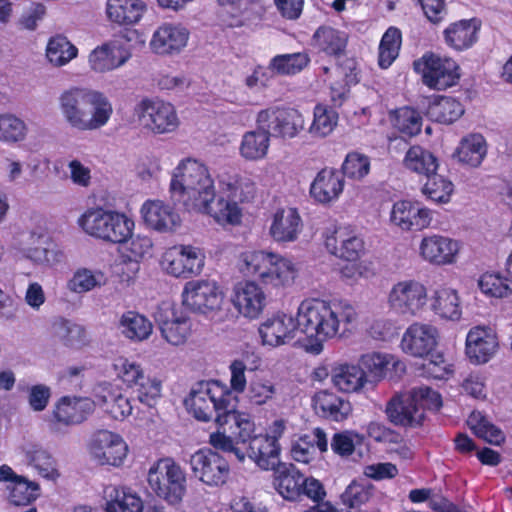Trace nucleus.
<instances>
[{
	"mask_svg": "<svg viewBox=\"0 0 512 512\" xmlns=\"http://www.w3.org/2000/svg\"><path fill=\"white\" fill-rule=\"evenodd\" d=\"M358 322V310L348 301L307 298L300 302L296 316L282 310L269 314L259 323L257 334L261 346L275 349L292 342L300 330L306 336L304 350L319 355L326 341L347 337Z\"/></svg>",
	"mask_w": 512,
	"mask_h": 512,
	"instance_id": "f257e3e1",
	"label": "nucleus"
},
{
	"mask_svg": "<svg viewBox=\"0 0 512 512\" xmlns=\"http://www.w3.org/2000/svg\"><path fill=\"white\" fill-rule=\"evenodd\" d=\"M237 267L249 279L233 285L230 301L238 315L248 321L258 320L268 306V295L261 284L287 289L294 285L299 274L292 258L263 249L243 251Z\"/></svg>",
	"mask_w": 512,
	"mask_h": 512,
	"instance_id": "f03ea898",
	"label": "nucleus"
},
{
	"mask_svg": "<svg viewBox=\"0 0 512 512\" xmlns=\"http://www.w3.org/2000/svg\"><path fill=\"white\" fill-rule=\"evenodd\" d=\"M169 193L188 212L209 216L222 227L243 222L241 203L222 193L217 196L210 169L200 159L184 157L178 161L170 174Z\"/></svg>",
	"mask_w": 512,
	"mask_h": 512,
	"instance_id": "7ed1b4c3",
	"label": "nucleus"
},
{
	"mask_svg": "<svg viewBox=\"0 0 512 512\" xmlns=\"http://www.w3.org/2000/svg\"><path fill=\"white\" fill-rule=\"evenodd\" d=\"M59 110L66 123L78 131H95L106 126L113 115L109 98L86 86L65 89L58 98Z\"/></svg>",
	"mask_w": 512,
	"mask_h": 512,
	"instance_id": "20e7f679",
	"label": "nucleus"
},
{
	"mask_svg": "<svg viewBox=\"0 0 512 512\" xmlns=\"http://www.w3.org/2000/svg\"><path fill=\"white\" fill-rule=\"evenodd\" d=\"M77 225L84 234L112 244L127 241L136 227L127 213L104 206L87 208L78 217Z\"/></svg>",
	"mask_w": 512,
	"mask_h": 512,
	"instance_id": "39448f33",
	"label": "nucleus"
},
{
	"mask_svg": "<svg viewBox=\"0 0 512 512\" xmlns=\"http://www.w3.org/2000/svg\"><path fill=\"white\" fill-rule=\"evenodd\" d=\"M181 304L191 313L221 323L229 318L226 291L219 281L204 277L188 280L181 291Z\"/></svg>",
	"mask_w": 512,
	"mask_h": 512,
	"instance_id": "423d86ee",
	"label": "nucleus"
},
{
	"mask_svg": "<svg viewBox=\"0 0 512 512\" xmlns=\"http://www.w3.org/2000/svg\"><path fill=\"white\" fill-rule=\"evenodd\" d=\"M442 406L441 395L425 386L395 394L387 403L385 413L396 425H418L426 410H438Z\"/></svg>",
	"mask_w": 512,
	"mask_h": 512,
	"instance_id": "0eeeda50",
	"label": "nucleus"
},
{
	"mask_svg": "<svg viewBox=\"0 0 512 512\" xmlns=\"http://www.w3.org/2000/svg\"><path fill=\"white\" fill-rule=\"evenodd\" d=\"M227 385L218 381H202L192 387L184 400L188 413L196 420L208 422L215 416L216 423L221 427L227 420L224 415L231 405Z\"/></svg>",
	"mask_w": 512,
	"mask_h": 512,
	"instance_id": "6e6552de",
	"label": "nucleus"
},
{
	"mask_svg": "<svg viewBox=\"0 0 512 512\" xmlns=\"http://www.w3.org/2000/svg\"><path fill=\"white\" fill-rule=\"evenodd\" d=\"M111 370L124 386L135 389L139 402L153 406L161 397L162 381L146 373L143 364L132 356L118 355L112 359Z\"/></svg>",
	"mask_w": 512,
	"mask_h": 512,
	"instance_id": "1a4fd4ad",
	"label": "nucleus"
},
{
	"mask_svg": "<svg viewBox=\"0 0 512 512\" xmlns=\"http://www.w3.org/2000/svg\"><path fill=\"white\" fill-rule=\"evenodd\" d=\"M388 308L401 317H419L428 311L429 289L416 278L395 281L387 292Z\"/></svg>",
	"mask_w": 512,
	"mask_h": 512,
	"instance_id": "9d476101",
	"label": "nucleus"
},
{
	"mask_svg": "<svg viewBox=\"0 0 512 512\" xmlns=\"http://www.w3.org/2000/svg\"><path fill=\"white\" fill-rule=\"evenodd\" d=\"M151 490L170 505L179 504L186 494V474L171 458L154 462L147 474Z\"/></svg>",
	"mask_w": 512,
	"mask_h": 512,
	"instance_id": "9b49d317",
	"label": "nucleus"
},
{
	"mask_svg": "<svg viewBox=\"0 0 512 512\" xmlns=\"http://www.w3.org/2000/svg\"><path fill=\"white\" fill-rule=\"evenodd\" d=\"M413 68L425 86L438 91L457 85L461 77L456 60L431 51L425 52L416 59L413 62Z\"/></svg>",
	"mask_w": 512,
	"mask_h": 512,
	"instance_id": "f8f14e48",
	"label": "nucleus"
},
{
	"mask_svg": "<svg viewBox=\"0 0 512 512\" xmlns=\"http://www.w3.org/2000/svg\"><path fill=\"white\" fill-rule=\"evenodd\" d=\"M205 260L206 256L201 248L191 244H176L163 251L159 266L170 277L190 279L202 273Z\"/></svg>",
	"mask_w": 512,
	"mask_h": 512,
	"instance_id": "ddd939ff",
	"label": "nucleus"
},
{
	"mask_svg": "<svg viewBox=\"0 0 512 512\" xmlns=\"http://www.w3.org/2000/svg\"><path fill=\"white\" fill-rule=\"evenodd\" d=\"M140 125L155 135L175 133L181 120L175 106L160 99H144L135 108Z\"/></svg>",
	"mask_w": 512,
	"mask_h": 512,
	"instance_id": "4468645a",
	"label": "nucleus"
},
{
	"mask_svg": "<svg viewBox=\"0 0 512 512\" xmlns=\"http://www.w3.org/2000/svg\"><path fill=\"white\" fill-rule=\"evenodd\" d=\"M129 452V445L124 437L120 433L108 429L97 430L88 444L91 460L104 467H122Z\"/></svg>",
	"mask_w": 512,
	"mask_h": 512,
	"instance_id": "2eb2a0df",
	"label": "nucleus"
},
{
	"mask_svg": "<svg viewBox=\"0 0 512 512\" xmlns=\"http://www.w3.org/2000/svg\"><path fill=\"white\" fill-rule=\"evenodd\" d=\"M434 210L413 199L394 201L388 213V223L397 231L409 233L429 229L434 222Z\"/></svg>",
	"mask_w": 512,
	"mask_h": 512,
	"instance_id": "dca6fc26",
	"label": "nucleus"
},
{
	"mask_svg": "<svg viewBox=\"0 0 512 512\" xmlns=\"http://www.w3.org/2000/svg\"><path fill=\"white\" fill-rule=\"evenodd\" d=\"M288 422L275 419L266 428L264 434L253 437L249 443V457L263 470L276 468L280 462L281 446L279 439L287 430Z\"/></svg>",
	"mask_w": 512,
	"mask_h": 512,
	"instance_id": "f3484780",
	"label": "nucleus"
},
{
	"mask_svg": "<svg viewBox=\"0 0 512 512\" xmlns=\"http://www.w3.org/2000/svg\"><path fill=\"white\" fill-rule=\"evenodd\" d=\"M256 125L282 140L296 138L305 127L304 115L294 108L268 107L256 115Z\"/></svg>",
	"mask_w": 512,
	"mask_h": 512,
	"instance_id": "a211bd4d",
	"label": "nucleus"
},
{
	"mask_svg": "<svg viewBox=\"0 0 512 512\" xmlns=\"http://www.w3.org/2000/svg\"><path fill=\"white\" fill-rule=\"evenodd\" d=\"M416 252L419 259L428 265L453 266L460 259L462 243L444 234L428 233L419 240Z\"/></svg>",
	"mask_w": 512,
	"mask_h": 512,
	"instance_id": "6ab92c4d",
	"label": "nucleus"
},
{
	"mask_svg": "<svg viewBox=\"0 0 512 512\" xmlns=\"http://www.w3.org/2000/svg\"><path fill=\"white\" fill-rule=\"evenodd\" d=\"M154 320L162 339L170 346H184L192 336L191 318L179 312L170 302H162L157 306Z\"/></svg>",
	"mask_w": 512,
	"mask_h": 512,
	"instance_id": "aec40b11",
	"label": "nucleus"
},
{
	"mask_svg": "<svg viewBox=\"0 0 512 512\" xmlns=\"http://www.w3.org/2000/svg\"><path fill=\"white\" fill-rule=\"evenodd\" d=\"M440 340V331L436 325L414 321L403 332L399 347L410 357L425 358L437 349Z\"/></svg>",
	"mask_w": 512,
	"mask_h": 512,
	"instance_id": "412c9836",
	"label": "nucleus"
},
{
	"mask_svg": "<svg viewBox=\"0 0 512 512\" xmlns=\"http://www.w3.org/2000/svg\"><path fill=\"white\" fill-rule=\"evenodd\" d=\"M189 464L195 478L208 487L224 485L230 475L228 462L209 448L194 452L190 457Z\"/></svg>",
	"mask_w": 512,
	"mask_h": 512,
	"instance_id": "4be33fe9",
	"label": "nucleus"
},
{
	"mask_svg": "<svg viewBox=\"0 0 512 512\" xmlns=\"http://www.w3.org/2000/svg\"><path fill=\"white\" fill-rule=\"evenodd\" d=\"M499 349V337L495 328L489 325H476L467 332L465 356L471 364H487L497 355Z\"/></svg>",
	"mask_w": 512,
	"mask_h": 512,
	"instance_id": "5701e85b",
	"label": "nucleus"
},
{
	"mask_svg": "<svg viewBox=\"0 0 512 512\" xmlns=\"http://www.w3.org/2000/svg\"><path fill=\"white\" fill-rule=\"evenodd\" d=\"M139 212L145 226L157 233L173 234L182 226L179 211L172 204L160 199L144 201Z\"/></svg>",
	"mask_w": 512,
	"mask_h": 512,
	"instance_id": "b1692460",
	"label": "nucleus"
},
{
	"mask_svg": "<svg viewBox=\"0 0 512 512\" xmlns=\"http://www.w3.org/2000/svg\"><path fill=\"white\" fill-rule=\"evenodd\" d=\"M189 39L190 31L182 23L163 22L153 31L149 49L158 56H177L186 49Z\"/></svg>",
	"mask_w": 512,
	"mask_h": 512,
	"instance_id": "393cba45",
	"label": "nucleus"
},
{
	"mask_svg": "<svg viewBox=\"0 0 512 512\" xmlns=\"http://www.w3.org/2000/svg\"><path fill=\"white\" fill-rule=\"evenodd\" d=\"M304 223L299 210L293 206H281L270 215L268 234L278 244L296 242L303 232Z\"/></svg>",
	"mask_w": 512,
	"mask_h": 512,
	"instance_id": "a878e982",
	"label": "nucleus"
},
{
	"mask_svg": "<svg viewBox=\"0 0 512 512\" xmlns=\"http://www.w3.org/2000/svg\"><path fill=\"white\" fill-rule=\"evenodd\" d=\"M131 56L126 41L113 39L96 46L89 53L88 66L95 73H108L122 67Z\"/></svg>",
	"mask_w": 512,
	"mask_h": 512,
	"instance_id": "bb28decb",
	"label": "nucleus"
},
{
	"mask_svg": "<svg viewBox=\"0 0 512 512\" xmlns=\"http://www.w3.org/2000/svg\"><path fill=\"white\" fill-rule=\"evenodd\" d=\"M345 184L341 172L332 167H325L316 173L310 183L309 195L315 203L330 206L340 199Z\"/></svg>",
	"mask_w": 512,
	"mask_h": 512,
	"instance_id": "cd10ccee",
	"label": "nucleus"
},
{
	"mask_svg": "<svg viewBox=\"0 0 512 512\" xmlns=\"http://www.w3.org/2000/svg\"><path fill=\"white\" fill-rule=\"evenodd\" d=\"M0 482L5 483L6 497L12 505H29L40 496L41 488L37 482L18 475L8 465L0 466Z\"/></svg>",
	"mask_w": 512,
	"mask_h": 512,
	"instance_id": "c85d7f7f",
	"label": "nucleus"
},
{
	"mask_svg": "<svg viewBox=\"0 0 512 512\" xmlns=\"http://www.w3.org/2000/svg\"><path fill=\"white\" fill-rule=\"evenodd\" d=\"M428 310L444 322L457 323L463 316L462 298L458 289L443 284L429 293Z\"/></svg>",
	"mask_w": 512,
	"mask_h": 512,
	"instance_id": "c756f323",
	"label": "nucleus"
},
{
	"mask_svg": "<svg viewBox=\"0 0 512 512\" xmlns=\"http://www.w3.org/2000/svg\"><path fill=\"white\" fill-rule=\"evenodd\" d=\"M328 75L325 79L330 90V100L334 106H341L349 95L351 85L359 82L358 64L353 59L346 60L341 66L333 69L324 68Z\"/></svg>",
	"mask_w": 512,
	"mask_h": 512,
	"instance_id": "7c9ffc66",
	"label": "nucleus"
},
{
	"mask_svg": "<svg viewBox=\"0 0 512 512\" xmlns=\"http://www.w3.org/2000/svg\"><path fill=\"white\" fill-rule=\"evenodd\" d=\"M94 394L103 411L116 421H124L133 412L132 399L117 385L104 381L95 388Z\"/></svg>",
	"mask_w": 512,
	"mask_h": 512,
	"instance_id": "2f4dec72",
	"label": "nucleus"
},
{
	"mask_svg": "<svg viewBox=\"0 0 512 512\" xmlns=\"http://www.w3.org/2000/svg\"><path fill=\"white\" fill-rule=\"evenodd\" d=\"M95 407V401L89 397L63 396L55 403L53 416L60 424L78 425L94 412Z\"/></svg>",
	"mask_w": 512,
	"mask_h": 512,
	"instance_id": "473e14b6",
	"label": "nucleus"
},
{
	"mask_svg": "<svg viewBox=\"0 0 512 512\" xmlns=\"http://www.w3.org/2000/svg\"><path fill=\"white\" fill-rule=\"evenodd\" d=\"M41 235L35 231L21 233L13 238L12 248L22 258L37 266H50L62 256L60 250H49L35 245L36 238Z\"/></svg>",
	"mask_w": 512,
	"mask_h": 512,
	"instance_id": "72a5a7b5",
	"label": "nucleus"
},
{
	"mask_svg": "<svg viewBox=\"0 0 512 512\" xmlns=\"http://www.w3.org/2000/svg\"><path fill=\"white\" fill-rule=\"evenodd\" d=\"M41 235L35 231L21 233L13 238L12 248L22 258L37 266H50L62 256L60 250H49L35 245L36 238Z\"/></svg>",
	"mask_w": 512,
	"mask_h": 512,
	"instance_id": "f704fd0d",
	"label": "nucleus"
},
{
	"mask_svg": "<svg viewBox=\"0 0 512 512\" xmlns=\"http://www.w3.org/2000/svg\"><path fill=\"white\" fill-rule=\"evenodd\" d=\"M331 382L342 393L359 394L370 383L365 370L354 363H337L331 370Z\"/></svg>",
	"mask_w": 512,
	"mask_h": 512,
	"instance_id": "c9c22d12",
	"label": "nucleus"
},
{
	"mask_svg": "<svg viewBox=\"0 0 512 512\" xmlns=\"http://www.w3.org/2000/svg\"><path fill=\"white\" fill-rule=\"evenodd\" d=\"M219 193L239 203H249L257 194V185L252 176L246 173H223L217 178Z\"/></svg>",
	"mask_w": 512,
	"mask_h": 512,
	"instance_id": "e433bc0d",
	"label": "nucleus"
},
{
	"mask_svg": "<svg viewBox=\"0 0 512 512\" xmlns=\"http://www.w3.org/2000/svg\"><path fill=\"white\" fill-rule=\"evenodd\" d=\"M481 22L476 18L462 19L450 23L443 31L446 45L455 51H464L478 40Z\"/></svg>",
	"mask_w": 512,
	"mask_h": 512,
	"instance_id": "4c0bfd02",
	"label": "nucleus"
},
{
	"mask_svg": "<svg viewBox=\"0 0 512 512\" xmlns=\"http://www.w3.org/2000/svg\"><path fill=\"white\" fill-rule=\"evenodd\" d=\"M488 144L480 133H469L461 138L452 158L460 165L478 168L487 156Z\"/></svg>",
	"mask_w": 512,
	"mask_h": 512,
	"instance_id": "58836bf2",
	"label": "nucleus"
},
{
	"mask_svg": "<svg viewBox=\"0 0 512 512\" xmlns=\"http://www.w3.org/2000/svg\"><path fill=\"white\" fill-rule=\"evenodd\" d=\"M315 413L336 422L347 419L352 413V404L329 390L317 391L312 397Z\"/></svg>",
	"mask_w": 512,
	"mask_h": 512,
	"instance_id": "ea45409f",
	"label": "nucleus"
},
{
	"mask_svg": "<svg viewBox=\"0 0 512 512\" xmlns=\"http://www.w3.org/2000/svg\"><path fill=\"white\" fill-rule=\"evenodd\" d=\"M153 329L152 321L135 310L124 311L117 321L118 332L131 343L147 341L153 334Z\"/></svg>",
	"mask_w": 512,
	"mask_h": 512,
	"instance_id": "a19ab883",
	"label": "nucleus"
},
{
	"mask_svg": "<svg viewBox=\"0 0 512 512\" xmlns=\"http://www.w3.org/2000/svg\"><path fill=\"white\" fill-rule=\"evenodd\" d=\"M103 498L106 512H142L144 508L142 498L127 486L108 485Z\"/></svg>",
	"mask_w": 512,
	"mask_h": 512,
	"instance_id": "79ce46f5",
	"label": "nucleus"
},
{
	"mask_svg": "<svg viewBox=\"0 0 512 512\" xmlns=\"http://www.w3.org/2000/svg\"><path fill=\"white\" fill-rule=\"evenodd\" d=\"M108 275L99 268L79 266L66 282V289L75 295H84L107 285Z\"/></svg>",
	"mask_w": 512,
	"mask_h": 512,
	"instance_id": "37998d69",
	"label": "nucleus"
},
{
	"mask_svg": "<svg viewBox=\"0 0 512 512\" xmlns=\"http://www.w3.org/2000/svg\"><path fill=\"white\" fill-rule=\"evenodd\" d=\"M271 135L270 131L260 129L246 131L240 140L238 152L242 159L249 162H259L264 160L270 150Z\"/></svg>",
	"mask_w": 512,
	"mask_h": 512,
	"instance_id": "c03bdc74",
	"label": "nucleus"
},
{
	"mask_svg": "<svg viewBox=\"0 0 512 512\" xmlns=\"http://www.w3.org/2000/svg\"><path fill=\"white\" fill-rule=\"evenodd\" d=\"M147 11L143 0H107L106 13L109 20L123 26L138 24Z\"/></svg>",
	"mask_w": 512,
	"mask_h": 512,
	"instance_id": "a18cd8bd",
	"label": "nucleus"
},
{
	"mask_svg": "<svg viewBox=\"0 0 512 512\" xmlns=\"http://www.w3.org/2000/svg\"><path fill=\"white\" fill-rule=\"evenodd\" d=\"M360 363L368 375L370 382H380L386 378L391 369L397 370L404 365L400 359L392 354L381 351H372L360 356Z\"/></svg>",
	"mask_w": 512,
	"mask_h": 512,
	"instance_id": "49530a36",
	"label": "nucleus"
},
{
	"mask_svg": "<svg viewBox=\"0 0 512 512\" xmlns=\"http://www.w3.org/2000/svg\"><path fill=\"white\" fill-rule=\"evenodd\" d=\"M273 470L275 490L286 500H297L302 494L303 475L293 465L284 463H280Z\"/></svg>",
	"mask_w": 512,
	"mask_h": 512,
	"instance_id": "de8ad7c7",
	"label": "nucleus"
},
{
	"mask_svg": "<svg viewBox=\"0 0 512 512\" xmlns=\"http://www.w3.org/2000/svg\"><path fill=\"white\" fill-rule=\"evenodd\" d=\"M25 459L43 479L56 482L61 474L53 456L37 444H27L22 448Z\"/></svg>",
	"mask_w": 512,
	"mask_h": 512,
	"instance_id": "09e8293b",
	"label": "nucleus"
},
{
	"mask_svg": "<svg viewBox=\"0 0 512 512\" xmlns=\"http://www.w3.org/2000/svg\"><path fill=\"white\" fill-rule=\"evenodd\" d=\"M339 121L336 110L324 103H317L312 110V120L307 129L312 139L323 140L335 131Z\"/></svg>",
	"mask_w": 512,
	"mask_h": 512,
	"instance_id": "8fccbe9b",
	"label": "nucleus"
},
{
	"mask_svg": "<svg viewBox=\"0 0 512 512\" xmlns=\"http://www.w3.org/2000/svg\"><path fill=\"white\" fill-rule=\"evenodd\" d=\"M79 50L68 37L57 34L50 37L45 48V57L53 67L61 68L78 57Z\"/></svg>",
	"mask_w": 512,
	"mask_h": 512,
	"instance_id": "3c124183",
	"label": "nucleus"
},
{
	"mask_svg": "<svg viewBox=\"0 0 512 512\" xmlns=\"http://www.w3.org/2000/svg\"><path fill=\"white\" fill-rule=\"evenodd\" d=\"M403 165L410 172L426 177L437 172L439 168L437 157L429 150L418 145L408 149L403 158Z\"/></svg>",
	"mask_w": 512,
	"mask_h": 512,
	"instance_id": "603ef678",
	"label": "nucleus"
},
{
	"mask_svg": "<svg viewBox=\"0 0 512 512\" xmlns=\"http://www.w3.org/2000/svg\"><path fill=\"white\" fill-rule=\"evenodd\" d=\"M348 36L344 31L323 26L313 36L314 46L329 56L341 55L347 46Z\"/></svg>",
	"mask_w": 512,
	"mask_h": 512,
	"instance_id": "864d4df0",
	"label": "nucleus"
},
{
	"mask_svg": "<svg viewBox=\"0 0 512 512\" xmlns=\"http://www.w3.org/2000/svg\"><path fill=\"white\" fill-rule=\"evenodd\" d=\"M477 285L487 298L502 299L512 295V278L500 272L488 271L481 274Z\"/></svg>",
	"mask_w": 512,
	"mask_h": 512,
	"instance_id": "5fc2aeb1",
	"label": "nucleus"
},
{
	"mask_svg": "<svg viewBox=\"0 0 512 512\" xmlns=\"http://www.w3.org/2000/svg\"><path fill=\"white\" fill-rule=\"evenodd\" d=\"M427 114L436 122L451 124L464 114V107L453 97L439 96L430 103Z\"/></svg>",
	"mask_w": 512,
	"mask_h": 512,
	"instance_id": "6e6d98bb",
	"label": "nucleus"
},
{
	"mask_svg": "<svg viewBox=\"0 0 512 512\" xmlns=\"http://www.w3.org/2000/svg\"><path fill=\"white\" fill-rule=\"evenodd\" d=\"M453 182L434 172L427 176V180L421 188V193L435 204H448L454 194Z\"/></svg>",
	"mask_w": 512,
	"mask_h": 512,
	"instance_id": "4d7b16f0",
	"label": "nucleus"
},
{
	"mask_svg": "<svg viewBox=\"0 0 512 512\" xmlns=\"http://www.w3.org/2000/svg\"><path fill=\"white\" fill-rule=\"evenodd\" d=\"M29 132L26 122L13 113H0V142L14 145L24 142Z\"/></svg>",
	"mask_w": 512,
	"mask_h": 512,
	"instance_id": "13d9d810",
	"label": "nucleus"
},
{
	"mask_svg": "<svg viewBox=\"0 0 512 512\" xmlns=\"http://www.w3.org/2000/svg\"><path fill=\"white\" fill-rule=\"evenodd\" d=\"M120 256L124 262L139 263L153 255L154 243L150 236L145 234H132L124 243H121Z\"/></svg>",
	"mask_w": 512,
	"mask_h": 512,
	"instance_id": "bf43d9fd",
	"label": "nucleus"
},
{
	"mask_svg": "<svg viewBox=\"0 0 512 512\" xmlns=\"http://www.w3.org/2000/svg\"><path fill=\"white\" fill-rule=\"evenodd\" d=\"M310 63V57L305 52L280 54L269 62V70L278 75L292 76L300 73Z\"/></svg>",
	"mask_w": 512,
	"mask_h": 512,
	"instance_id": "052dcab7",
	"label": "nucleus"
},
{
	"mask_svg": "<svg viewBox=\"0 0 512 512\" xmlns=\"http://www.w3.org/2000/svg\"><path fill=\"white\" fill-rule=\"evenodd\" d=\"M467 425L477 437L490 444L500 445L505 439L503 432L490 423L481 412H472L467 419Z\"/></svg>",
	"mask_w": 512,
	"mask_h": 512,
	"instance_id": "680f3d73",
	"label": "nucleus"
},
{
	"mask_svg": "<svg viewBox=\"0 0 512 512\" xmlns=\"http://www.w3.org/2000/svg\"><path fill=\"white\" fill-rule=\"evenodd\" d=\"M401 43V31L396 27H389L379 44L378 63L381 68L386 69L392 65L399 55Z\"/></svg>",
	"mask_w": 512,
	"mask_h": 512,
	"instance_id": "e2e57ef3",
	"label": "nucleus"
},
{
	"mask_svg": "<svg viewBox=\"0 0 512 512\" xmlns=\"http://www.w3.org/2000/svg\"><path fill=\"white\" fill-rule=\"evenodd\" d=\"M394 128L407 136H415L421 131L422 117L416 110L403 107L390 114Z\"/></svg>",
	"mask_w": 512,
	"mask_h": 512,
	"instance_id": "0e129e2a",
	"label": "nucleus"
},
{
	"mask_svg": "<svg viewBox=\"0 0 512 512\" xmlns=\"http://www.w3.org/2000/svg\"><path fill=\"white\" fill-rule=\"evenodd\" d=\"M235 405L231 404V408L224 415L227 420L226 424L232 423L236 428L235 431L237 442L246 443L251 441L256 436L255 423L248 413L236 411Z\"/></svg>",
	"mask_w": 512,
	"mask_h": 512,
	"instance_id": "69168bd1",
	"label": "nucleus"
},
{
	"mask_svg": "<svg viewBox=\"0 0 512 512\" xmlns=\"http://www.w3.org/2000/svg\"><path fill=\"white\" fill-rule=\"evenodd\" d=\"M371 169L370 158L359 152H350L346 155L342 166V175L354 181L364 179Z\"/></svg>",
	"mask_w": 512,
	"mask_h": 512,
	"instance_id": "338daca9",
	"label": "nucleus"
},
{
	"mask_svg": "<svg viewBox=\"0 0 512 512\" xmlns=\"http://www.w3.org/2000/svg\"><path fill=\"white\" fill-rule=\"evenodd\" d=\"M277 394V386L271 380L263 376H255L249 383L248 396L255 405H265L272 401Z\"/></svg>",
	"mask_w": 512,
	"mask_h": 512,
	"instance_id": "774afa93",
	"label": "nucleus"
}]
</instances>
